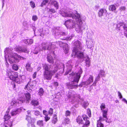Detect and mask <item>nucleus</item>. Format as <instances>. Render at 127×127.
Instances as JSON below:
<instances>
[{
	"label": "nucleus",
	"mask_w": 127,
	"mask_h": 127,
	"mask_svg": "<svg viewBox=\"0 0 127 127\" xmlns=\"http://www.w3.org/2000/svg\"><path fill=\"white\" fill-rule=\"evenodd\" d=\"M43 78L45 80H51L52 76L56 72L58 68L55 67L52 70L50 69L48 64L45 63L43 64Z\"/></svg>",
	"instance_id": "nucleus-1"
},
{
	"label": "nucleus",
	"mask_w": 127,
	"mask_h": 127,
	"mask_svg": "<svg viewBox=\"0 0 127 127\" xmlns=\"http://www.w3.org/2000/svg\"><path fill=\"white\" fill-rule=\"evenodd\" d=\"M6 75L10 80L18 84H20L22 81V76H18V73L13 71H8Z\"/></svg>",
	"instance_id": "nucleus-2"
},
{
	"label": "nucleus",
	"mask_w": 127,
	"mask_h": 127,
	"mask_svg": "<svg viewBox=\"0 0 127 127\" xmlns=\"http://www.w3.org/2000/svg\"><path fill=\"white\" fill-rule=\"evenodd\" d=\"M42 50H50L52 48V43L49 42H43L41 44Z\"/></svg>",
	"instance_id": "nucleus-3"
},
{
	"label": "nucleus",
	"mask_w": 127,
	"mask_h": 127,
	"mask_svg": "<svg viewBox=\"0 0 127 127\" xmlns=\"http://www.w3.org/2000/svg\"><path fill=\"white\" fill-rule=\"evenodd\" d=\"M73 51H76L77 50H81L82 49L81 43L78 40H77L74 41L73 43Z\"/></svg>",
	"instance_id": "nucleus-4"
},
{
	"label": "nucleus",
	"mask_w": 127,
	"mask_h": 127,
	"mask_svg": "<svg viewBox=\"0 0 127 127\" xmlns=\"http://www.w3.org/2000/svg\"><path fill=\"white\" fill-rule=\"evenodd\" d=\"M11 118L10 115L8 114L5 115L3 117L5 124L8 125L10 127H11L12 124V122L9 120Z\"/></svg>",
	"instance_id": "nucleus-5"
},
{
	"label": "nucleus",
	"mask_w": 127,
	"mask_h": 127,
	"mask_svg": "<svg viewBox=\"0 0 127 127\" xmlns=\"http://www.w3.org/2000/svg\"><path fill=\"white\" fill-rule=\"evenodd\" d=\"M60 46L63 47L65 53V54L68 53L69 50L68 44L66 43L60 41Z\"/></svg>",
	"instance_id": "nucleus-6"
},
{
	"label": "nucleus",
	"mask_w": 127,
	"mask_h": 127,
	"mask_svg": "<svg viewBox=\"0 0 127 127\" xmlns=\"http://www.w3.org/2000/svg\"><path fill=\"white\" fill-rule=\"evenodd\" d=\"M82 117L84 120L85 121V123L83 125L88 127L89 126L90 123V122L88 120L89 118L85 114L83 115Z\"/></svg>",
	"instance_id": "nucleus-7"
},
{
	"label": "nucleus",
	"mask_w": 127,
	"mask_h": 127,
	"mask_svg": "<svg viewBox=\"0 0 127 127\" xmlns=\"http://www.w3.org/2000/svg\"><path fill=\"white\" fill-rule=\"evenodd\" d=\"M107 13V11L105 9L102 8L100 9L98 13V15L99 17H102L104 15H106Z\"/></svg>",
	"instance_id": "nucleus-8"
},
{
	"label": "nucleus",
	"mask_w": 127,
	"mask_h": 127,
	"mask_svg": "<svg viewBox=\"0 0 127 127\" xmlns=\"http://www.w3.org/2000/svg\"><path fill=\"white\" fill-rule=\"evenodd\" d=\"M31 63L28 62L26 64L25 67L26 70L29 72H32V68L31 67Z\"/></svg>",
	"instance_id": "nucleus-9"
},
{
	"label": "nucleus",
	"mask_w": 127,
	"mask_h": 127,
	"mask_svg": "<svg viewBox=\"0 0 127 127\" xmlns=\"http://www.w3.org/2000/svg\"><path fill=\"white\" fill-rule=\"evenodd\" d=\"M47 61L50 63L53 64L54 63V59L52 56L48 54L47 58Z\"/></svg>",
	"instance_id": "nucleus-10"
},
{
	"label": "nucleus",
	"mask_w": 127,
	"mask_h": 127,
	"mask_svg": "<svg viewBox=\"0 0 127 127\" xmlns=\"http://www.w3.org/2000/svg\"><path fill=\"white\" fill-rule=\"evenodd\" d=\"M75 53V54L77 55V57L78 58H82L84 56L83 53L77 50L76 51H74Z\"/></svg>",
	"instance_id": "nucleus-11"
},
{
	"label": "nucleus",
	"mask_w": 127,
	"mask_h": 127,
	"mask_svg": "<svg viewBox=\"0 0 127 127\" xmlns=\"http://www.w3.org/2000/svg\"><path fill=\"white\" fill-rule=\"evenodd\" d=\"M26 120L29 123L33 124L34 123V119L32 118L29 116H27L26 118Z\"/></svg>",
	"instance_id": "nucleus-12"
},
{
	"label": "nucleus",
	"mask_w": 127,
	"mask_h": 127,
	"mask_svg": "<svg viewBox=\"0 0 127 127\" xmlns=\"http://www.w3.org/2000/svg\"><path fill=\"white\" fill-rule=\"evenodd\" d=\"M108 111V109H106L102 111V113L103 117L104 118H105L106 119L105 120L106 122H107L108 120V118L107 117V112Z\"/></svg>",
	"instance_id": "nucleus-13"
},
{
	"label": "nucleus",
	"mask_w": 127,
	"mask_h": 127,
	"mask_svg": "<svg viewBox=\"0 0 127 127\" xmlns=\"http://www.w3.org/2000/svg\"><path fill=\"white\" fill-rule=\"evenodd\" d=\"M76 121L79 124H83V120L82 117L80 116H78L76 119Z\"/></svg>",
	"instance_id": "nucleus-14"
},
{
	"label": "nucleus",
	"mask_w": 127,
	"mask_h": 127,
	"mask_svg": "<svg viewBox=\"0 0 127 127\" xmlns=\"http://www.w3.org/2000/svg\"><path fill=\"white\" fill-rule=\"evenodd\" d=\"M26 99L25 100H26L27 102H29L31 99V95L29 93H27L25 94Z\"/></svg>",
	"instance_id": "nucleus-15"
},
{
	"label": "nucleus",
	"mask_w": 127,
	"mask_h": 127,
	"mask_svg": "<svg viewBox=\"0 0 127 127\" xmlns=\"http://www.w3.org/2000/svg\"><path fill=\"white\" fill-rule=\"evenodd\" d=\"M72 17L76 19V20L81 19L80 15L76 11L75 15L72 16Z\"/></svg>",
	"instance_id": "nucleus-16"
},
{
	"label": "nucleus",
	"mask_w": 127,
	"mask_h": 127,
	"mask_svg": "<svg viewBox=\"0 0 127 127\" xmlns=\"http://www.w3.org/2000/svg\"><path fill=\"white\" fill-rule=\"evenodd\" d=\"M58 121V118L57 115L54 114L52 120V123L54 124H56Z\"/></svg>",
	"instance_id": "nucleus-17"
},
{
	"label": "nucleus",
	"mask_w": 127,
	"mask_h": 127,
	"mask_svg": "<svg viewBox=\"0 0 127 127\" xmlns=\"http://www.w3.org/2000/svg\"><path fill=\"white\" fill-rule=\"evenodd\" d=\"M61 15L64 17H71L72 16V15L67 13L66 12L63 11H62L60 13Z\"/></svg>",
	"instance_id": "nucleus-18"
},
{
	"label": "nucleus",
	"mask_w": 127,
	"mask_h": 127,
	"mask_svg": "<svg viewBox=\"0 0 127 127\" xmlns=\"http://www.w3.org/2000/svg\"><path fill=\"white\" fill-rule=\"evenodd\" d=\"M31 103L32 105L35 106L38 105L39 104V102L37 100L34 99L32 100Z\"/></svg>",
	"instance_id": "nucleus-19"
},
{
	"label": "nucleus",
	"mask_w": 127,
	"mask_h": 127,
	"mask_svg": "<svg viewBox=\"0 0 127 127\" xmlns=\"http://www.w3.org/2000/svg\"><path fill=\"white\" fill-rule=\"evenodd\" d=\"M19 109H16L15 110H12L10 113L11 114L12 116H14L19 113Z\"/></svg>",
	"instance_id": "nucleus-20"
},
{
	"label": "nucleus",
	"mask_w": 127,
	"mask_h": 127,
	"mask_svg": "<svg viewBox=\"0 0 127 127\" xmlns=\"http://www.w3.org/2000/svg\"><path fill=\"white\" fill-rule=\"evenodd\" d=\"M93 76L92 75H90L88 80L87 81V84L89 85L93 81Z\"/></svg>",
	"instance_id": "nucleus-21"
},
{
	"label": "nucleus",
	"mask_w": 127,
	"mask_h": 127,
	"mask_svg": "<svg viewBox=\"0 0 127 127\" xmlns=\"http://www.w3.org/2000/svg\"><path fill=\"white\" fill-rule=\"evenodd\" d=\"M51 4H53L56 9H58L59 8V3L56 1L52 0L51 2Z\"/></svg>",
	"instance_id": "nucleus-22"
},
{
	"label": "nucleus",
	"mask_w": 127,
	"mask_h": 127,
	"mask_svg": "<svg viewBox=\"0 0 127 127\" xmlns=\"http://www.w3.org/2000/svg\"><path fill=\"white\" fill-rule=\"evenodd\" d=\"M25 99L23 97H20L19 99L17 100L18 103H22L23 102H25Z\"/></svg>",
	"instance_id": "nucleus-23"
},
{
	"label": "nucleus",
	"mask_w": 127,
	"mask_h": 127,
	"mask_svg": "<svg viewBox=\"0 0 127 127\" xmlns=\"http://www.w3.org/2000/svg\"><path fill=\"white\" fill-rule=\"evenodd\" d=\"M72 66L71 65H69V68H68L67 69V70L66 71L65 73H64V75H66L68 74L70 72H71L72 70Z\"/></svg>",
	"instance_id": "nucleus-24"
},
{
	"label": "nucleus",
	"mask_w": 127,
	"mask_h": 127,
	"mask_svg": "<svg viewBox=\"0 0 127 127\" xmlns=\"http://www.w3.org/2000/svg\"><path fill=\"white\" fill-rule=\"evenodd\" d=\"M49 0H43L41 3L40 6L41 7H42L46 5L47 3L50 4Z\"/></svg>",
	"instance_id": "nucleus-25"
},
{
	"label": "nucleus",
	"mask_w": 127,
	"mask_h": 127,
	"mask_svg": "<svg viewBox=\"0 0 127 127\" xmlns=\"http://www.w3.org/2000/svg\"><path fill=\"white\" fill-rule=\"evenodd\" d=\"M78 78H77L75 79L73 81H72L71 82H72V85H75L74 82L76 83L77 84L79 82V79H80V75H79L78 76Z\"/></svg>",
	"instance_id": "nucleus-26"
},
{
	"label": "nucleus",
	"mask_w": 127,
	"mask_h": 127,
	"mask_svg": "<svg viewBox=\"0 0 127 127\" xmlns=\"http://www.w3.org/2000/svg\"><path fill=\"white\" fill-rule=\"evenodd\" d=\"M109 9L110 10L112 11L115 10L116 9V7L114 4L111 5L109 6Z\"/></svg>",
	"instance_id": "nucleus-27"
},
{
	"label": "nucleus",
	"mask_w": 127,
	"mask_h": 127,
	"mask_svg": "<svg viewBox=\"0 0 127 127\" xmlns=\"http://www.w3.org/2000/svg\"><path fill=\"white\" fill-rule=\"evenodd\" d=\"M36 124L38 126L43 127L44 125L43 121L42 120H38L37 121Z\"/></svg>",
	"instance_id": "nucleus-28"
},
{
	"label": "nucleus",
	"mask_w": 127,
	"mask_h": 127,
	"mask_svg": "<svg viewBox=\"0 0 127 127\" xmlns=\"http://www.w3.org/2000/svg\"><path fill=\"white\" fill-rule=\"evenodd\" d=\"M12 68L13 70L17 71L19 69V67L17 65L15 64H14L12 65Z\"/></svg>",
	"instance_id": "nucleus-29"
},
{
	"label": "nucleus",
	"mask_w": 127,
	"mask_h": 127,
	"mask_svg": "<svg viewBox=\"0 0 127 127\" xmlns=\"http://www.w3.org/2000/svg\"><path fill=\"white\" fill-rule=\"evenodd\" d=\"M29 52V51L27 48L24 47H21V52H24V53H28Z\"/></svg>",
	"instance_id": "nucleus-30"
},
{
	"label": "nucleus",
	"mask_w": 127,
	"mask_h": 127,
	"mask_svg": "<svg viewBox=\"0 0 127 127\" xmlns=\"http://www.w3.org/2000/svg\"><path fill=\"white\" fill-rule=\"evenodd\" d=\"M44 93V91L43 89L42 88H40L38 91V94L40 96H42L43 95Z\"/></svg>",
	"instance_id": "nucleus-31"
},
{
	"label": "nucleus",
	"mask_w": 127,
	"mask_h": 127,
	"mask_svg": "<svg viewBox=\"0 0 127 127\" xmlns=\"http://www.w3.org/2000/svg\"><path fill=\"white\" fill-rule=\"evenodd\" d=\"M81 27L78 26L76 27L75 29L76 31L78 33H81L82 32V30L81 29Z\"/></svg>",
	"instance_id": "nucleus-32"
},
{
	"label": "nucleus",
	"mask_w": 127,
	"mask_h": 127,
	"mask_svg": "<svg viewBox=\"0 0 127 127\" xmlns=\"http://www.w3.org/2000/svg\"><path fill=\"white\" fill-rule=\"evenodd\" d=\"M100 108L101 111L104 110V109L105 108V103H102L101 104L100 106Z\"/></svg>",
	"instance_id": "nucleus-33"
},
{
	"label": "nucleus",
	"mask_w": 127,
	"mask_h": 127,
	"mask_svg": "<svg viewBox=\"0 0 127 127\" xmlns=\"http://www.w3.org/2000/svg\"><path fill=\"white\" fill-rule=\"evenodd\" d=\"M77 21V24L78 26L82 27L83 23L81 19Z\"/></svg>",
	"instance_id": "nucleus-34"
},
{
	"label": "nucleus",
	"mask_w": 127,
	"mask_h": 127,
	"mask_svg": "<svg viewBox=\"0 0 127 127\" xmlns=\"http://www.w3.org/2000/svg\"><path fill=\"white\" fill-rule=\"evenodd\" d=\"M87 114L89 117H91V112L90 108H88L87 110Z\"/></svg>",
	"instance_id": "nucleus-35"
},
{
	"label": "nucleus",
	"mask_w": 127,
	"mask_h": 127,
	"mask_svg": "<svg viewBox=\"0 0 127 127\" xmlns=\"http://www.w3.org/2000/svg\"><path fill=\"white\" fill-rule=\"evenodd\" d=\"M125 35L127 37V25H126L123 28Z\"/></svg>",
	"instance_id": "nucleus-36"
},
{
	"label": "nucleus",
	"mask_w": 127,
	"mask_h": 127,
	"mask_svg": "<svg viewBox=\"0 0 127 127\" xmlns=\"http://www.w3.org/2000/svg\"><path fill=\"white\" fill-rule=\"evenodd\" d=\"M48 114L50 116H52L53 113V108H50L48 111Z\"/></svg>",
	"instance_id": "nucleus-37"
},
{
	"label": "nucleus",
	"mask_w": 127,
	"mask_h": 127,
	"mask_svg": "<svg viewBox=\"0 0 127 127\" xmlns=\"http://www.w3.org/2000/svg\"><path fill=\"white\" fill-rule=\"evenodd\" d=\"M18 55H19L17 53H15L13 54L11 57L14 58L15 60H17L18 59Z\"/></svg>",
	"instance_id": "nucleus-38"
},
{
	"label": "nucleus",
	"mask_w": 127,
	"mask_h": 127,
	"mask_svg": "<svg viewBox=\"0 0 127 127\" xmlns=\"http://www.w3.org/2000/svg\"><path fill=\"white\" fill-rule=\"evenodd\" d=\"M30 5L31 7L32 8H34L35 7V3L33 1H31L30 2Z\"/></svg>",
	"instance_id": "nucleus-39"
},
{
	"label": "nucleus",
	"mask_w": 127,
	"mask_h": 127,
	"mask_svg": "<svg viewBox=\"0 0 127 127\" xmlns=\"http://www.w3.org/2000/svg\"><path fill=\"white\" fill-rule=\"evenodd\" d=\"M34 82L33 81H31V79L28 83L29 84V85L30 86H33L34 85V84L33 83Z\"/></svg>",
	"instance_id": "nucleus-40"
},
{
	"label": "nucleus",
	"mask_w": 127,
	"mask_h": 127,
	"mask_svg": "<svg viewBox=\"0 0 127 127\" xmlns=\"http://www.w3.org/2000/svg\"><path fill=\"white\" fill-rule=\"evenodd\" d=\"M21 47H18L15 48V51L18 53L21 52Z\"/></svg>",
	"instance_id": "nucleus-41"
},
{
	"label": "nucleus",
	"mask_w": 127,
	"mask_h": 127,
	"mask_svg": "<svg viewBox=\"0 0 127 127\" xmlns=\"http://www.w3.org/2000/svg\"><path fill=\"white\" fill-rule=\"evenodd\" d=\"M97 127H104V125L101 122H98L97 123Z\"/></svg>",
	"instance_id": "nucleus-42"
},
{
	"label": "nucleus",
	"mask_w": 127,
	"mask_h": 127,
	"mask_svg": "<svg viewBox=\"0 0 127 127\" xmlns=\"http://www.w3.org/2000/svg\"><path fill=\"white\" fill-rule=\"evenodd\" d=\"M71 114V112L69 110L66 111L65 113V115L66 116H70Z\"/></svg>",
	"instance_id": "nucleus-43"
},
{
	"label": "nucleus",
	"mask_w": 127,
	"mask_h": 127,
	"mask_svg": "<svg viewBox=\"0 0 127 127\" xmlns=\"http://www.w3.org/2000/svg\"><path fill=\"white\" fill-rule=\"evenodd\" d=\"M126 24L124 22H120L118 23V25L119 26V27L122 26L123 28L125 27Z\"/></svg>",
	"instance_id": "nucleus-44"
},
{
	"label": "nucleus",
	"mask_w": 127,
	"mask_h": 127,
	"mask_svg": "<svg viewBox=\"0 0 127 127\" xmlns=\"http://www.w3.org/2000/svg\"><path fill=\"white\" fill-rule=\"evenodd\" d=\"M18 103L17 100L15 101L14 100H12L11 102V105H16V104Z\"/></svg>",
	"instance_id": "nucleus-45"
},
{
	"label": "nucleus",
	"mask_w": 127,
	"mask_h": 127,
	"mask_svg": "<svg viewBox=\"0 0 127 127\" xmlns=\"http://www.w3.org/2000/svg\"><path fill=\"white\" fill-rule=\"evenodd\" d=\"M104 71L103 70H100V73L99 74V75L101 76H103L104 75Z\"/></svg>",
	"instance_id": "nucleus-46"
},
{
	"label": "nucleus",
	"mask_w": 127,
	"mask_h": 127,
	"mask_svg": "<svg viewBox=\"0 0 127 127\" xmlns=\"http://www.w3.org/2000/svg\"><path fill=\"white\" fill-rule=\"evenodd\" d=\"M44 119L45 121L47 122L50 119V117L48 116V115L44 117Z\"/></svg>",
	"instance_id": "nucleus-47"
},
{
	"label": "nucleus",
	"mask_w": 127,
	"mask_h": 127,
	"mask_svg": "<svg viewBox=\"0 0 127 127\" xmlns=\"http://www.w3.org/2000/svg\"><path fill=\"white\" fill-rule=\"evenodd\" d=\"M37 19V18L36 15H33L32 17V19L34 21H36Z\"/></svg>",
	"instance_id": "nucleus-48"
},
{
	"label": "nucleus",
	"mask_w": 127,
	"mask_h": 127,
	"mask_svg": "<svg viewBox=\"0 0 127 127\" xmlns=\"http://www.w3.org/2000/svg\"><path fill=\"white\" fill-rule=\"evenodd\" d=\"M40 112L38 110H36L34 112V114L37 116H38L40 115Z\"/></svg>",
	"instance_id": "nucleus-49"
},
{
	"label": "nucleus",
	"mask_w": 127,
	"mask_h": 127,
	"mask_svg": "<svg viewBox=\"0 0 127 127\" xmlns=\"http://www.w3.org/2000/svg\"><path fill=\"white\" fill-rule=\"evenodd\" d=\"M37 75V72H34L32 75V77L33 79H35L36 78Z\"/></svg>",
	"instance_id": "nucleus-50"
},
{
	"label": "nucleus",
	"mask_w": 127,
	"mask_h": 127,
	"mask_svg": "<svg viewBox=\"0 0 127 127\" xmlns=\"http://www.w3.org/2000/svg\"><path fill=\"white\" fill-rule=\"evenodd\" d=\"M126 8L124 6H122L121 7L119 8V10L122 11L124 10Z\"/></svg>",
	"instance_id": "nucleus-51"
},
{
	"label": "nucleus",
	"mask_w": 127,
	"mask_h": 127,
	"mask_svg": "<svg viewBox=\"0 0 127 127\" xmlns=\"http://www.w3.org/2000/svg\"><path fill=\"white\" fill-rule=\"evenodd\" d=\"M43 113L44 115L46 116H48V113H47V111L46 110H43Z\"/></svg>",
	"instance_id": "nucleus-52"
},
{
	"label": "nucleus",
	"mask_w": 127,
	"mask_h": 127,
	"mask_svg": "<svg viewBox=\"0 0 127 127\" xmlns=\"http://www.w3.org/2000/svg\"><path fill=\"white\" fill-rule=\"evenodd\" d=\"M65 122L66 124H69L70 122V120L68 118H67L65 120Z\"/></svg>",
	"instance_id": "nucleus-53"
},
{
	"label": "nucleus",
	"mask_w": 127,
	"mask_h": 127,
	"mask_svg": "<svg viewBox=\"0 0 127 127\" xmlns=\"http://www.w3.org/2000/svg\"><path fill=\"white\" fill-rule=\"evenodd\" d=\"M49 11L53 13H55L56 12L55 10L53 8H52L51 9H49Z\"/></svg>",
	"instance_id": "nucleus-54"
},
{
	"label": "nucleus",
	"mask_w": 127,
	"mask_h": 127,
	"mask_svg": "<svg viewBox=\"0 0 127 127\" xmlns=\"http://www.w3.org/2000/svg\"><path fill=\"white\" fill-rule=\"evenodd\" d=\"M27 42L30 44H31L33 43V40L32 39H28L27 40Z\"/></svg>",
	"instance_id": "nucleus-55"
},
{
	"label": "nucleus",
	"mask_w": 127,
	"mask_h": 127,
	"mask_svg": "<svg viewBox=\"0 0 127 127\" xmlns=\"http://www.w3.org/2000/svg\"><path fill=\"white\" fill-rule=\"evenodd\" d=\"M53 84L55 86L57 87L59 86V83L57 82H54L53 83Z\"/></svg>",
	"instance_id": "nucleus-56"
},
{
	"label": "nucleus",
	"mask_w": 127,
	"mask_h": 127,
	"mask_svg": "<svg viewBox=\"0 0 127 127\" xmlns=\"http://www.w3.org/2000/svg\"><path fill=\"white\" fill-rule=\"evenodd\" d=\"M118 96L119 97V98L120 99L122 98V96L121 93L119 91H118Z\"/></svg>",
	"instance_id": "nucleus-57"
},
{
	"label": "nucleus",
	"mask_w": 127,
	"mask_h": 127,
	"mask_svg": "<svg viewBox=\"0 0 127 127\" xmlns=\"http://www.w3.org/2000/svg\"><path fill=\"white\" fill-rule=\"evenodd\" d=\"M18 58L20 60H24L25 59V58L22 57L20 55H18Z\"/></svg>",
	"instance_id": "nucleus-58"
},
{
	"label": "nucleus",
	"mask_w": 127,
	"mask_h": 127,
	"mask_svg": "<svg viewBox=\"0 0 127 127\" xmlns=\"http://www.w3.org/2000/svg\"><path fill=\"white\" fill-rule=\"evenodd\" d=\"M11 84L12 85L13 88L14 89L15 88L16 86L15 83L14 82H13L12 83H11Z\"/></svg>",
	"instance_id": "nucleus-59"
},
{
	"label": "nucleus",
	"mask_w": 127,
	"mask_h": 127,
	"mask_svg": "<svg viewBox=\"0 0 127 127\" xmlns=\"http://www.w3.org/2000/svg\"><path fill=\"white\" fill-rule=\"evenodd\" d=\"M82 84H83V86L84 85H88V84H87V81L84 82H82Z\"/></svg>",
	"instance_id": "nucleus-60"
},
{
	"label": "nucleus",
	"mask_w": 127,
	"mask_h": 127,
	"mask_svg": "<svg viewBox=\"0 0 127 127\" xmlns=\"http://www.w3.org/2000/svg\"><path fill=\"white\" fill-rule=\"evenodd\" d=\"M102 117H99V120L97 121V123H98V122H101L102 121Z\"/></svg>",
	"instance_id": "nucleus-61"
},
{
	"label": "nucleus",
	"mask_w": 127,
	"mask_h": 127,
	"mask_svg": "<svg viewBox=\"0 0 127 127\" xmlns=\"http://www.w3.org/2000/svg\"><path fill=\"white\" fill-rule=\"evenodd\" d=\"M28 85H29V84H28V83L26 85V86H25L24 87V89L25 90H27L28 89Z\"/></svg>",
	"instance_id": "nucleus-62"
},
{
	"label": "nucleus",
	"mask_w": 127,
	"mask_h": 127,
	"mask_svg": "<svg viewBox=\"0 0 127 127\" xmlns=\"http://www.w3.org/2000/svg\"><path fill=\"white\" fill-rule=\"evenodd\" d=\"M60 34L62 36H65L66 35V33L64 32H62L60 33Z\"/></svg>",
	"instance_id": "nucleus-63"
},
{
	"label": "nucleus",
	"mask_w": 127,
	"mask_h": 127,
	"mask_svg": "<svg viewBox=\"0 0 127 127\" xmlns=\"http://www.w3.org/2000/svg\"><path fill=\"white\" fill-rule=\"evenodd\" d=\"M71 39V38H70V37H66V38H63V39H61L62 40H68V39Z\"/></svg>",
	"instance_id": "nucleus-64"
}]
</instances>
